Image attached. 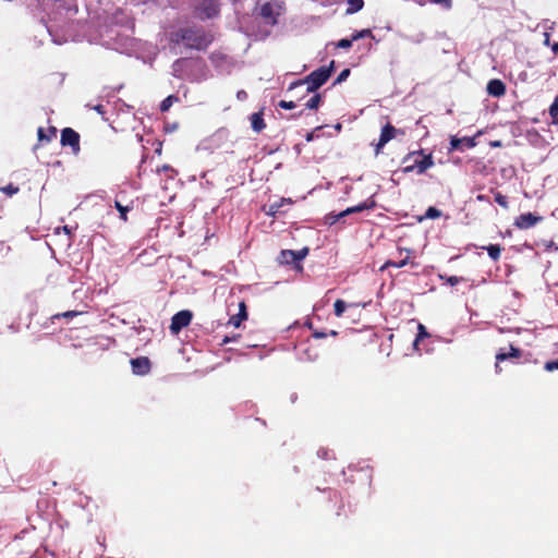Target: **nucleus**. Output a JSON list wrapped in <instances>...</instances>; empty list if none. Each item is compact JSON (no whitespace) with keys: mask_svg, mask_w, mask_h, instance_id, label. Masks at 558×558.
Instances as JSON below:
<instances>
[{"mask_svg":"<svg viewBox=\"0 0 558 558\" xmlns=\"http://www.w3.org/2000/svg\"><path fill=\"white\" fill-rule=\"evenodd\" d=\"M211 43V36L199 29H185L180 39L177 37V46H184L197 50L205 49Z\"/></svg>","mask_w":558,"mask_h":558,"instance_id":"obj_1","label":"nucleus"},{"mask_svg":"<svg viewBox=\"0 0 558 558\" xmlns=\"http://www.w3.org/2000/svg\"><path fill=\"white\" fill-rule=\"evenodd\" d=\"M333 62L330 66H322L312 72L303 82H298L291 85V88L298 85L306 84L308 92H314L319 88L330 77Z\"/></svg>","mask_w":558,"mask_h":558,"instance_id":"obj_2","label":"nucleus"},{"mask_svg":"<svg viewBox=\"0 0 558 558\" xmlns=\"http://www.w3.org/2000/svg\"><path fill=\"white\" fill-rule=\"evenodd\" d=\"M374 206H375V202L372 199H368V201H365L356 206L349 207L339 214H328L325 217V222L329 226H332L336 222H338L340 219H342L349 215L361 213L365 209H372Z\"/></svg>","mask_w":558,"mask_h":558,"instance_id":"obj_3","label":"nucleus"},{"mask_svg":"<svg viewBox=\"0 0 558 558\" xmlns=\"http://www.w3.org/2000/svg\"><path fill=\"white\" fill-rule=\"evenodd\" d=\"M283 10L284 5L282 1L272 0L262 5L260 15L268 24L275 25L277 23V17L282 14Z\"/></svg>","mask_w":558,"mask_h":558,"instance_id":"obj_4","label":"nucleus"},{"mask_svg":"<svg viewBox=\"0 0 558 558\" xmlns=\"http://www.w3.org/2000/svg\"><path fill=\"white\" fill-rule=\"evenodd\" d=\"M196 9L202 19H211L218 14V3L216 0H196Z\"/></svg>","mask_w":558,"mask_h":558,"instance_id":"obj_5","label":"nucleus"},{"mask_svg":"<svg viewBox=\"0 0 558 558\" xmlns=\"http://www.w3.org/2000/svg\"><path fill=\"white\" fill-rule=\"evenodd\" d=\"M130 364L134 375L145 376L150 372V361L146 356L132 359Z\"/></svg>","mask_w":558,"mask_h":558,"instance_id":"obj_6","label":"nucleus"},{"mask_svg":"<svg viewBox=\"0 0 558 558\" xmlns=\"http://www.w3.org/2000/svg\"><path fill=\"white\" fill-rule=\"evenodd\" d=\"M308 254V248L304 247L300 251H282L280 254V263L291 264L304 259Z\"/></svg>","mask_w":558,"mask_h":558,"instance_id":"obj_7","label":"nucleus"},{"mask_svg":"<svg viewBox=\"0 0 558 558\" xmlns=\"http://www.w3.org/2000/svg\"><path fill=\"white\" fill-rule=\"evenodd\" d=\"M434 166L432 155H424L421 159L415 158L414 163L404 169L405 172L412 171L414 168L417 169L420 174L424 173L427 169Z\"/></svg>","mask_w":558,"mask_h":558,"instance_id":"obj_8","label":"nucleus"},{"mask_svg":"<svg viewBox=\"0 0 558 558\" xmlns=\"http://www.w3.org/2000/svg\"><path fill=\"white\" fill-rule=\"evenodd\" d=\"M397 133H401L403 134V132L397 130L396 128H393L392 125L390 124H387L385 125L383 129H381V134H380V138H379V142L377 143L376 145V153L378 154L379 150L390 141L392 140Z\"/></svg>","mask_w":558,"mask_h":558,"instance_id":"obj_9","label":"nucleus"},{"mask_svg":"<svg viewBox=\"0 0 558 558\" xmlns=\"http://www.w3.org/2000/svg\"><path fill=\"white\" fill-rule=\"evenodd\" d=\"M78 134L72 129H64L61 134V143L62 145H69L74 148V150H78Z\"/></svg>","mask_w":558,"mask_h":558,"instance_id":"obj_10","label":"nucleus"},{"mask_svg":"<svg viewBox=\"0 0 558 558\" xmlns=\"http://www.w3.org/2000/svg\"><path fill=\"white\" fill-rule=\"evenodd\" d=\"M541 220L539 217L531 214V213H527V214H522L520 215L517 219H515V222L514 225L519 228V229H529L533 226H535L538 221Z\"/></svg>","mask_w":558,"mask_h":558,"instance_id":"obj_11","label":"nucleus"},{"mask_svg":"<svg viewBox=\"0 0 558 558\" xmlns=\"http://www.w3.org/2000/svg\"><path fill=\"white\" fill-rule=\"evenodd\" d=\"M402 253H405V256L401 260H399V262L388 260L380 267V270L383 271L390 266L396 267V268H401V267L405 266L409 263V258H410V255L412 254V251L409 248H400L399 254L402 255Z\"/></svg>","mask_w":558,"mask_h":558,"instance_id":"obj_12","label":"nucleus"},{"mask_svg":"<svg viewBox=\"0 0 558 558\" xmlns=\"http://www.w3.org/2000/svg\"><path fill=\"white\" fill-rule=\"evenodd\" d=\"M463 144L465 146H468L469 148H472V147H474L476 145L474 138H471V137L459 138L457 136H451V138H450V151L460 149L461 145H463Z\"/></svg>","mask_w":558,"mask_h":558,"instance_id":"obj_13","label":"nucleus"},{"mask_svg":"<svg viewBox=\"0 0 558 558\" xmlns=\"http://www.w3.org/2000/svg\"><path fill=\"white\" fill-rule=\"evenodd\" d=\"M487 92L489 95L500 97L506 92L505 84L499 80H492L487 84Z\"/></svg>","mask_w":558,"mask_h":558,"instance_id":"obj_14","label":"nucleus"},{"mask_svg":"<svg viewBox=\"0 0 558 558\" xmlns=\"http://www.w3.org/2000/svg\"><path fill=\"white\" fill-rule=\"evenodd\" d=\"M192 316V312L190 311H181L177 313V332L182 327H185L191 323Z\"/></svg>","mask_w":558,"mask_h":558,"instance_id":"obj_15","label":"nucleus"},{"mask_svg":"<svg viewBox=\"0 0 558 558\" xmlns=\"http://www.w3.org/2000/svg\"><path fill=\"white\" fill-rule=\"evenodd\" d=\"M291 204L290 198H281L279 201L272 202L268 205V208L266 209V214L269 216H275L277 213H279L280 208L286 205Z\"/></svg>","mask_w":558,"mask_h":558,"instance_id":"obj_16","label":"nucleus"},{"mask_svg":"<svg viewBox=\"0 0 558 558\" xmlns=\"http://www.w3.org/2000/svg\"><path fill=\"white\" fill-rule=\"evenodd\" d=\"M519 354H520L519 350L513 348V347H510V352L509 353L499 352L496 355V359H497L496 368L498 369V362L505 361L508 357H517V356H519Z\"/></svg>","mask_w":558,"mask_h":558,"instance_id":"obj_17","label":"nucleus"},{"mask_svg":"<svg viewBox=\"0 0 558 558\" xmlns=\"http://www.w3.org/2000/svg\"><path fill=\"white\" fill-rule=\"evenodd\" d=\"M251 120H252V128L254 131L259 132L264 129L265 124H264L263 118L259 113H253Z\"/></svg>","mask_w":558,"mask_h":558,"instance_id":"obj_18","label":"nucleus"},{"mask_svg":"<svg viewBox=\"0 0 558 558\" xmlns=\"http://www.w3.org/2000/svg\"><path fill=\"white\" fill-rule=\"evenodd\" d=\"M348 13H355L363 7V0H348Z\"/></svg>","mask_w":558,"mask_h":558,"instance_id":"obj_19","label":"nucleus"},{"mask_svg":"<svg viewBox=\"0 0 558 558\" xmlns=\"http://www.w3.org/2000/svg\"><path fill=\"white\" fill-rule=\"evenodd\" d=\"M485 248L487 250V253L492 259L497 260L499 258L501 251L499 245L492 244Z\"/></svg>","mask_w":558,"mask_h":558,"instance_id":"obj_20","label":"nucleus"},{"mask_svg":"<svg viewBox=\"0 0 558 558\" xmlns=\"http://www.w3.org/2000/svg\"><path fill=\"white\" fill-rule=\"evenodd\" d=\"M333 306H335V314L338 317H340L343 314V312L345 311V308H347V304L342 300H337L335 302Z\"/></svg>","mask_w":558,"mask_h":558,"instance_id":"obj_21","label":"nucleus"},{"mask_svg":"<svg viewBox=\"0 0 558 558\" xmlns=\"http://www.w3.org/2000/svg\"><path fill=\"white\" fill-rule=\"evenodd\" d=\"M549 114L554 121L558 124V96L555 98L553 105L549 108Z\"/></svg>","mask_w":558,"mask_h":558,"instance_id":"obj_22","label":"nucleus"},{"mask_svg":"<svg viewBox=\"0 0 558 558\" xmlns=\"http://www.w3.org/2000/svg\"><path fill=\"white\" fill-rule=\"evenodd\" d=\"M319 102H320V96L319 95H314L313 97H311L308 99V101L306 102V107L308 109H317L318 106H319Z\"/></svg>","mask_w":558,"mask_h":558,"instance_id":"obj_23","label":"nucleus"},{"mask_svg":"<svg viewBox=\"0 0 558 558\" xmlns=\"http://www.w3.org/2000/svg\"><path fill=\"white\" fill-rule=\"evenodd\" d=\"M0 190H1V192H3L4 194H7L9 196H12L19 192V187L14 186L13 184H8V185L1 187Z\"/></svg>","mask_w":558,"mask_h":558,"instance_id":"obj_24","label":"nucleus"},{"mask_svg":"<svg viewBox=\"0 0 558 558\" xmlns=\"http://www.w3.org/2000/svg\"><path fill=\"white\" fill-rule=\"evenodd\" d=\"M440 279L446 280V282L450 286H456L463 280V278L457 277V276H450V277L440 276Z\"/></svg>","mask_w":558,"mask_h":558,"instance_id":"obj_25","label":"nucleus"},{"mask_svg":"<svg viewBox=\"0 0 558 558\" xmlns=\"http://www.w3.org/2000/svg\"><path fill=\"white\" fill-rule=\"evenodd\" d=\"M173 96H168L160 105L161 111H168L172 106Z\"/></svg>","mask_w":558,"mask_h":558,"instance_id":"obj_26","label":"nucleus"},{"mask_svg":"<svg viewBox=\"0 0 558 558\" xmlns=\"http://www.w3.org/2000/svg\"><path fill=\"white\" fill-rule=\"evenodd\" d=\"M82 314V312H77V311H68V312H64L62 314H57L53 316V318H59V317H64V318H72L74 316H77Z\"/></svg>","mask_w":558,"mask_h":558,"instance_id":"obj_27","label":"nucleus"},{"mask_svg":"<svg viewBox=\"0 0 558 558\" xmlns=\"http://www.w3.org/2000/svg\"><path fill=\"white\" fill-rule=\"evenodd\" d=\"M495 201L502 207L507 208L508 207V201H507V197L501 195L500 193H497L496 196H495Z\"/></svg>","mask_w":558,"mask_h":558,"instance_id":"obj_28","label":"nucleus"},{"mask_svg":"<svg viewBox=\"0 0 558 558\" xmlns=\"http://www.w3.org/2000/svg\"><path fill=\"white\" fill-rule=\"evenodd\" d=\"M427 218H438L440 216V211L436 209L435 207H429L425 215Z\"/></svg>","mask_w":558,"mask_h":558,"instance_id":"obj_29","label":"nucleus"},{"mask_svg":"<svg viewBox=\"0 0 558 558\" xmlns=\"http://www.w3.org/2000/svg\"><path fill=\"white\" fill-rule=\"evenodd\" d=\"M236 316H239L241 318V320L243 322L244 319H246L247 317V314H246V307H245V304L243 302H241L239 304V313L236 314Z\"/></svg>","mask_w":558,"mask_h":558,"instance_id":"obj_30","label":"nucleus"},{"mask_svg":"<svg viewBox=\"0 0 558 558\" xmlns=\"http://www.w3.org/2000/svg\"><path fill=\"white\" fill-rule=\"evenodd\" d=\"M353 41H354L353 37L351 39L344 38V39H341V40L338 41L337 47L345 48L347 49V48H350L352 46Z\"/></svg>","mask_w":558,"mask_h":558,"instance_id":"obj_31","label":"nucleus"},{"mask_svg":"<svg viewBox=\"0 0 558 558\" xmlns=\"http://www.w3.org/2000/svg\"><path fill=\"white\" fill-rule=\"evenodd\" d=\"M372 35V32L369 29H362L361 32L353 35V40H357L360 38L368 37Z\"/></svg>","mask_w":558,"mask_h":558,"instance_id":"obj_32","label":"nucleus"},{"mask_svg":"<svg viewBox=\"0 0 558 558\" xmlns=\"http://www.w3.org/2000/svg\"><path fill=\"white\" fill-rule=\"evenodd\" d=\"M544 367L547 372L558 369V360L546 362Z\"/></svg>","mask_w":558,"mask_h":558,"instance_id":"obj_33","label":"nucleus"},{"mask_svg":"<svg viewBox=\"0 0 558 558\" xmlns=\"http://www.w3.org/2000/svg\"><path fill=\"white\" fill-rule=\"evenodd\" d=\"M241 323H242L241 318L236 315L231 316L228 322V324L233 326L234 328L240 327Z\"/></svg>","mask_w":558,"mask_h":558,"instance_id":"obj_34","label":"nucleus"},{"mask_svg":"<svg viewBox=\"0 0 558 558\" xmlns=\"http://www.w3.org/2000/svg\"><path fill=\"white\" fill-rule=\"evenodd\" d=\"M418 330H420V333L417 336V338L415 339L414 341V345H417V342L423 338V337H426L427 336V332L425 330V327L423 325H418Z\"/></svg>","mask_w":558,"mask_h":558,"instance_id":"obj_35","label":"nucleus"},{"mask_svg":"<svg viewBox=\"0 0 558 558\" xmlns=\"http://www.w3.org/2000/svg\"><path fill=\"white\" fill-rule=\"evenodd\" d=\"M430 2L441 4L446 9H450L452 4V0H430Z\"/></svg>","mask_w":558,"mask_h":558,"instance_id":"obj_36","label":"nucleus"},{"mask_svg":"<svg viewBox=\"0 0 558 558\" xmlns=\"http://www.w3.org/2000/svg\"><path fill=\"white\" fill-rule=\"evenodd\" d=\"M279 106L282 108V109H287V110H290V109H293L295 108V104L293 101H286V100H281L279 102Z\"/></svg>","mask_w":558,"mask_h":558,"instance_id":"obj_37","label":"nucleus"},{"mask_svg":"<svg viewBox=\"0 0 558 558\" xmlns=\"http://www.w3.org/2000/svg\"><path fill=\"white\" fill-rule=\"evenodd\" d=\"M349 75H350V70L344 69L337 77V83H341V82L345 81Z\"/></svg>","mask_w":558,"mask_h":558,"instance_id":"obj_38","label":"nucleus"},{"mask_svg":"<svg viewBox=\"0 0 558 558\" xmlns=\"http://www.w3.org/2000/svg\"><path fill=\"white\" fill-rule=\"evenodd\" d=\"M116 207H117V209L120 211V214H121V218H122L123 220H126V208H125V207H123V206H122L120 203H118V202L116 203Z\"/></svg>","mask_w":558,"mask_h":558,"instance_id":"obj_39","label":"nucleus"},{"mask_svg":"<svg viewBox=\"0 0 558 558\" xmlns=\"http://www.w3.org/2000/svg\"><path fill=\"white\" fill-rule=\"evenodd\" d=\"M238 99L243 100L246 98V93L244 90H240L236 94Z\"/></svg>","mask_w":558,"mask_h":558,"instance_id":"obj_40","label":"nucleus"},{"mask_svg":"<svg viewBox=\"0 0 558 558\" xmlns=\"http://www.w3.org/2000/svg\"><path fill=\"white\" fill-rule=\"evenodd\" d=\"M169 329L172 333H174V316L170 319Z\"/></svg>","mask_w":558,"mask_h":558,"instance_id":"obj_41","label":"nucleus"},{"mask_svg":"<svg viewBox=\"0 0 558 558\" xmlns=\"http://www.w3.org/2000/svg\"><path fill=\"white\" fill-rule=\"evenodd\" d=\"M314 337L317 338V339H322V338L326 337V333L320 332V331H316V332H314Z\"/></svg>","mask_w":558,"mask_h":558,"instance_id":"obj_42","label":"nucleus"},{"mask_svg":"<svg viewBox=\"0 0 558 558\" xmlns=\"http://www.w3.org/2000/svg\"><path fill=\"white\" fill-rule=\"evenodd\" d=\"M62 230H63V232H65L66 234H70V233H71V229H70L68 226L62 227Z\"/></svg>","mask_w":558,"mask_h":558,"instance_id":"obj_43","label":"nucleus"},{"mask_svg":"<svg viewBox=\"0 0 558 558\" xmlns=\"http://www.w3.org/2000/svg\"><path fill=\"white\" fill-rule=\"evenodd\" d=\"M553 51H554L555 53H558V41H557L556 44H554V46H553Z\"/></svg>","mask_w":558,"mask_h":558,"instance_id":"obj_44","label":"nucleus"},{"mask_svg":"<svg viewBox=\"0 0 558 558\" xmlns=\"http://www.w3.org/2000/svg\"><path fill=\"white\" fill-rule=\"evenodd\" d=\"M477 199H478V201H481V202H483V201H486V197H485L484 195H478V196H477Z\"/></svg>","mask_w":558,"mask_h":558,"instance_id":"obj_45","label":"nucleus"},{"mask_svg":"<svg viewBox=\"0 0 558 558\" xmlns=\"http://www.w3.org/2000/svg\"><path fill=\"white\" fill-rule=\"evenodd\" d=\"M416 155H420L418 153H412L411 155H409L408 159L412 158V157H415Z\"/></svg>","mask_w":558,"mask_h":558,"instance_id":"obj_46","label":"nucleus"},{"mask_svg":"<svg viewBox=\"0 0 558 558\" xmlns=\"http://www.w3.org/2000/svg\"><path fill=\"white\" fill-rule=\"evenodd\" d=\"M500 145H501L500 142H494L493 143V146H495V147H499Z\"/></svg>","mask_w":558,"mask_h":558,"instance_id":"obj_47","label":"nucleus"},{"mask_svg":"<svg viewBox=\"0 0 558 558\" xmlns=\"http://www.w3.org/2000/svg\"><path fill=\"white\" fill-rule=\"evenodd\" d=\"M101 108H102V107H101L100 105L95 107V109H96L98 112H101Z\"/></svg>","mask_w":558,"mask_h":558,"instance_id":"obj_48","label":"nucleus"},{"mask_svg":"<svg viewBox=\"0 0 558 558\" xmlns=\"http://www.w3.org/2000/svg\"><path fill=\"white\" fill-rule=\"evenodd\" d=\"M38 135H39V138L43 137V130L41 129L38 130Z\"/></svg>","mask_w":558,"mask_h":558,"instance_id":"obj_49","label":"nucleus"},{"mask_svg":"<svg viewBox=\"0 0 558 558\" xmlns=\"http://www.w3.org/2000/svg\"><path fill=\"white\" fill-rule=\"evenodd\" d=\"M330 335H331V336H336V335H337V331L331 330V331H330Z\"/></svg>","mask_w":558,"mask_h":558,"instance_id":"obj_50","label":"nucleus"}]
</instances>
